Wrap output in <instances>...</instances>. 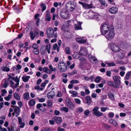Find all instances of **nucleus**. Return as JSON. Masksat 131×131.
<instances>
[{"mask_svg":"<svg viewBox=\"0 0 131 131\" xmlns=\"http://www.w3.org/2000/svg\"><path fill=\"white\" fill-rule=\"evenodd\" d=\"M109 24L107 23H103L101 26L100 29L101 34L104 35L110 30Z\"/></svg>","mask_w":131,"mask_h":131,"instance_id":"nucleus-1","label":"nucleus"},{"mask_svg":"<svg viewBox=\"0 0 131 131\" xmlns=\"http://www.w3.org/2000/svg\"><path fill=\"white\" fill-rule=\"evenodd\" d=\"M115 32L113 27H110V30L104 35L108 40H110L113 39L115 36Z\"/></svg>","mask_w":131,"mask_h":131,"instance_id":"nucleus-2","label":"nucleus"},{"mask_svg":"<svg viewBox=\"0 0 131 131\" xmlns=\"http://www.w3.org/2000/svg\"><path fill=\"white\" fill-rule=\"evenodd\" d=\"M58 67L60 72H64L67 70V66L66 64L64 62L61 61L58 64Z\"/></svg>","mask_w":131,"mask_h":131,"instance_id":"nucleus-3","label":"nucleus"},{"mask_svg":"<svg viewBox=\"0 0 131 131\" xmlns=\"http://www.w3.org/2000/svg\"><path fill=\"white\" fill-rule=\"evenodd\" d=\"M109 46L110 48L114 52H117L120 51L121 49L116 44L113 43H110Z\"/></svg>","mask_w":131,"mask_h":131,"instance_id":"nucleus-4","label":"nucleus"},{"mask_svg":"<svg viewBox=\"0 0 131 131\" xmlns=\"http://www.w3.org/2000/svg\"><path fill=\"white\" fill-rule=\"evenodd\" d=\"M57 28L56 27H54L53 29L51 27L48 28L47 30V35L48 37H52L54 35L55 31H57Z\"/></svg>","mask_w":131,"mask_h":131,"instance_id":"nucleus-5","label":"nucleus"},{"mask_svg":"<svg viewBox=\"0 0 131 131\" xmlns=\"http://www.w3.org/2000/svg\"><path fill=\"white\" fill-rule=\"evenodd\" d=\"M65 102L67 106L68 107L69 109L73 110L74 109L75 105L69 97L66 98L65 99Z\"/></svg>","mask_w":131,"mask_h":131,"instance_id":"nucleus-6","label":"nucleus"},{"mask_svg":"<svg viewBox=\"0 0 131 131\" xmlns=\"http://www.w3.org/2000/svg\"><path fill=\"white\" fill-rule=\"evenodd\" d=\"M99 109V108L98 107H94L93 110L92 114L97 117H99L103 115V113L98 111Z\"/></svg>","mask_w":131,"mask_h":131,"instance_id":"nucleus-7","label":"nucleus"},{"mask_svg":"<svg viewBox=\"0 0 131 131\" xmlns=\"http://www.w3.org/2000/svg\"><path fill=\"white\" fill-rule=\"evenodd\" d=\"M88 53L87 49L85 48L81 47L79 51V55L82 56H85Z\"/></svg>","mask_w":131,"mask_h":131,"instance_id":"nucleus-8","label":"nucleus"},{"mask_svg":"<svg viewBox=\"0 0 131 131\" xmlns=\"http://www.w3.org/2000/svg\"><path fill=\"white\" fill-rule=\"evenodd\" d=\"M79 3L81 4L85 9H89L92 7V4H88L86 3L80 2H79Z\"/></svg>","mask_w":131,"mask_h":131,"instance_id":"nucleus-9","label":"nucleus"},{"mask_svg":"<svg viewBox=\"0 0 131 131\" xmlns=\"http://www.w3.org/2000/svg\"><path fill=\"white\" fill-rule=\"evenodd\" d=\"M67 5L69 7L71 11H72L73 10L75 6V4L73 2H68Z\"/></svg>","mask_w":131,"mask_h":131,"instance_id":"nucleus-10","label":"nucleus"},{"mask_svg":"<svg viewBox=\"0 0 131 131\" xmlns=\"http://www.w3.org/2000/svg\"><path fill=\"white\" fill-rule=\"evenodd\" d=\"M56 94L53 91H51L47 94V98L49 99H51L53 98L55 96Z\"/></svg>","mask_w":131,"mask_h":131,"instance_id":"nucleus-11","label":"nucleus"},{"mask_svg":"<svg viewBox=\"0 0 131 131\" xmlns=\"http://www.w3.org/2000/svg\"><path fill=\"white\" fill-rule=\"evenodd\" d=\"M60 15L61 17L63 19H66L69 16V14L68 12H62L60 13Z\"/></svg>","mask_w":131,"mask_h":131,"instance_id":"nucleus-12","label":"nucleus"},{"mask_svg":"<svg viewBox=\"0 0 131 131\" xmlns=\"http://www.w3.org/2000/svg\"><path fill=\"white\" fill-rule=\"evenodd\" d=\"M52 119L54 120V121L58 124H60L62 122V119L60 117H54L52 118Z\"/></svg>","mask_w":131,"mask_h":131,"instance_id":"nucleus-13","label":"nucleus"},{"mask_svg":"<svg viewBox=\"0 0 131 131\" xmlns=\"http://www.w3.org/2000/svg\"><path fill=\"white\" fill-rule=\"evenodd\" d=\"M118 11L117 8L115 7H113L109 9V12L111 14H116Z\"/></svg>","mask_w":131,"mask_h":131,"instance_id":"nucleus-14","label":"nucleus"},{"mask_svg":"<svg viewBox=\"0 0 131 131\" xmlns=\"http://www.w3.org/2000/svg\"><path fill=\"white\" fill-rule=\"evenodd\" d=\"M36 107L41 112H44L46 111L45 108L42 106V105L41 104H38Z\"/></svg>","mask_w":131,"mask_h":131,"instance_id":"nucleus-15","label":"nucleus"},{"mask_svg":"<svg viewBox=\"0 0 131 131\" xmlns=\"http://www.w3.org/2000/svg\"><path fill=\"white\" fill-rule=\"evenodd\" d=\"M18 119L19 124L20 125L19 126L21 128H23L25 126V123L22 122V119L20 117H18Z\"/></svg>","mask_w":131,"mask_h":131,"instance_id":"nucleus-16","label":"nucleus"},{"mask_svg":"<svg viewBox=\"0 0 131 131\" xmlns=\"http://www.w3.org/2000/svg\"><path fill=\"white\" fill-rule=\"evenodd\" d=\"M82 24L80 22L77 21V24H75V28L76 30H78L79 29H81V25Z\"/></svg>","mask_w":131,"mask_h":131,"instance_id":"nucleus-17","label":"nucleus"},{"mask_svg":"<svg viewBox=\"0 0 131 131\" xmlns=\"http://www.w3.org/2000/svg\"><path fill=\"white\" fill-rule=\"evenodd\" d=\"M117 56L120 59H122L125 56V54L124 52L121 51L117 54Z\"/></svg>","mask_w":131,"mask_h":131,"instance_id":"nucleus-18","label":"nucleus"},{"mask_svg":"<svg viewBox=\"0 0 131 131\" xmlns=\"http://www.w3.org/2000/svg\"><path fill=\"white\" fill-rule=\"evenodd\" d=\"M11 106L14 108V113L17 114V115H18L19 114V112L20 111L19 108L17 106H14L12 105Z\"/></svg>","mask_w":131,"mask_h":131,"instance_id":"nucleus-19","label":"nucleus"},{"mask_svg":"<svg viewBox=\"0 0 131 131\" xmlns=\"http://www.w3.org/2000/svg\"><path fill=\"white\" fill-rule=\"evenodd\" d=\"M30 78V76L24 75L22 77V79L24 82H26L28 81L29 79Z\"/></svg>","mask_w":131,"mask_h":131,"instance_id":"nucleus-20","label":"nucleus"},{"mask_svg":"<svg viewBox=\"0 0 131 131\" xmlns=\"http://www.w3.org/2000/svg\"><path fill=\"white\" fill-rule=\"evenodd\" d=\"M109 122L110 124H112L115 127L117 126H118V125L116 121L114 119H110L109 121Z\"/></svg>","mask_w":131,"mask_h":131,"instance_id":"nucleus-21","label":"nucleus"},{"mask_svg":"<svg viewBox=\"0 0 131 131\" xmlns=\"http://www.w3.org/2000/svg\"><path fill=\"white\" fill-rule=\"evenodd\" d=\"M85 99L86 101V103L89 105H90L91 103V98L90 96H88L86 97Z\"/></svg>","mask_w":131,"mask_h":131,"instance_id":"nucleus-22","label":"nucleus"},{"mask_svg":"<svg viewBox=\"0 0 131 131\" xmlns=\"http://www.w3.org/2000/svg\"><path fill=\"white\" fill-rule=\"evenodd\" d=\"M42 71L48 74L50 73L51 72L50 70L47 67H44L43 68Z\"/></svg>","mask_w":131,"mask_h":131,"instance_id":"nucleus-23","label":"nucleus"},{"mask_svg":"<svg viewBox=\"0 0 131 131\" xmlns=\"http://www.w3.org/2000/svg\"><path fill=\"white\" fill-rule=\"evenodd\" d=\"M69 92L72 94L71 96L73 97H76L78 95V92L76 91H69Z\"/></svg>","mask_w":131,"mask_h":131,"instance_id":"nucleus-24","label":"nucleus"},{"mask_svg":"<svg viewBox=\"0 0 131 131\" xmlns=\"http://www.w3.org/2000/svg\"><path fill=\"white\" fill-rule=\"evenodd\" d=\"M76 41L80 43H84L86 42L85 40L82 39L81 38H76Z\"/></svg>","mask_w":131,"mask_h":131,"instance_id":"nucleus-25","label":"nucleus"},{"mask_svg":"<svg viewBox=\"0 0 131 131\" xmlns=\"http://www.w3.org/2000/svg\"><path fill=\"white\" fill-rule=\"evenodd\" d=\"M45 19L48 21H50L51 20V17L49 13H47L46 14Z\"/></svg>","mask_w":131,"mask_h":131,"instance_id":"nucleus-26","label":"nucleus"},{"mask_svg":"<svg viewBox=\"0 0 131 131\" xmlns=\"http://www.w3.org/2000/svg\"><path fill=\"white\" fill-rule=\"evenodd\" d=\"M24 98L28 100L29 99V94L28 92H26L23 94Z\"/></svg>","mask_w":131,"mask_h":131,"instance_id":"nucleus-27","label":"nucleus"},{"mask_svg":"<svg viewBox=\"0 0 131 131\" xmlns=\"http://www.w3.org/2000/svg\"><path fill=\"white\" fill-rule=\"evenodd\" d=\"M113 80L117 83L119 84L121 83V81L118 79V77L116 76L113 77Z\"/></svg>","mask_w":131,"mask_h":131,"instance_id":"nucleus-28","label":"nucleus"},{"mask_svg":"<svg viewBox=\"0 0 131 131\" xmlns=\"http://www.w3.org/2000/svg\"><path fill=\"white\" fill-rule=\"evenodd\" d=\"M65 51L66 53L67 54H70L71 53L70 48L69 47L65 48Z\"/></svg>","mask_w":131,"mask_h":131,"instance_id":"nucleus-29","label":"nucleus"},{"mask_svg":"<svg viewBox=\"0 0 131 131\" xmlns=\"http://www.w3.org/2000/svg\"><path fill=\"white\" fill-rule=\"evenodd\" d=\"M108 96L110 99L112 101H113L114 100V95L111 93H110L108 94Z\"/></svg>","mask_w":131,"mask_h":131,"instance_id":"nucleus-30","label":"nucleus"},{"mask_svg":"<svg viewBox=\"0 0 131 131\" xmlns=\"http://www.w3.org/2000/svg\"><path fill=\"white\" fill-rule=\"evenodd\" d=\"M14 81L16 82V83L15 84L16 86H14V88H17L18 86L19 82V80L17 77H16V78L15 79Z\"/></svg>","mask_w":131,"mask_h":131,"instance_id":"nucleus-31","label":"nucleus"},{"mask_svg":"<svg viewBox=\"0 0 131 131\" xmlns=\"http://www.w3.org/2000/svg\"><path fill=\"white\" fill-rule=\"evenodd\" d=\"M29 34L30 35V38L31 40H34L36 36L35 35L34 33L32 31H31Z\"/></svg>","mask_w":131,"mask_h":131,"instance_id":"nucleus-32","label":"nucleus"},{"mask_svg":"<svg viewBox=\"0 0 131 131\" xmlns=\"http://www.w3.org/2000/svg\"><path fill=\"white\" fill-rule=\"evenodd\" d=\"M36 102L35 101L33 100H30L29 101V104L30 106H32L34 105L35 104Z\"/></svg>","mask_w":131,"mask_h":131,"instance_id":"nucleus-33","label":"nucleus"},{"mask_svg":"<svg viewBox=\"0 0 131 131\" xmlns=\"http://www.w3.org/2000/svg\"><path fill=\"white\" fill-rule=\"evenodd\" d=\"M131 75V71L128 72L126 75L125 78L126 80L129 79L130 75Z\"/></svg>","mask_w":131,"mask_h":131,"instance_id":"nucleus-34","label":"nucleus"},{"mask_svg":"<svg viewBox=\"0 0 131 131\" xmlns=\"http://www.w3.org/2000/svg\"><path fill=\"white\" fill-rule=\"evenodd\" d=\"M46 48V50H47L48 53L49 54L50 52V46L49 44L47 45L45 47Z\"/></svg>","mask_w":131,"mask_h":131,"instance_id":"nucleus-35","label":"nucleus"},{"mask_svg":"<svg viewBox=\"0 0 131 131\" xmlns=\"http://www.w3.org/2000/svg\"><path fill=\"white\" fill-rule=\"evenodd\" d=\"M69 25H68V26H65V25H63L62 28L61 29L62 30V31H68V30L67 29V28H68V27L69 26Z\"/></svg>","mask_w":131,"mask_h":131,"instance_id":"nucleus-36","label":"nucleus"},{"mask_svg":"<svg viewBox=\"0 0 131 131\" xmlns=\"http://www.w3.org/2000/svg\"><path fill=\"white\" fill-rule=\"evenodd\" d=\"M49 68L50 69V70H51V71H57L56 68H53L51 64L49 65Z\"/></svg>","mask_w":131,"mask_h":131,"instance_id":"nucleus-37","label":"nucleus"},{"mask_svg":"<svg viewBox=\"0 0 131 131\" xmlns=\"http://www.w3.org/2000/svg\"><path fill=\"white\" fill-rule=\"evenodd\" d=\"M48 82L49 80H48L45 81L43 82L42 83L41 86L42 87L44 88L46 84L48 83Z\"/></svg>","mask_w":131,"mask_h":131,"instance_id":"nucleus-38","label":"nucleus"},{"mask_svg":"<svg viewBox=\"0 0 131 131\" xmlns=\"http://www.w3.org/2000/svg\"><path fill=\"white\" fill-rule=\"evenodd\" d=\"M40 50L42 53H46L47 52L45 47L43 46L41 48Z\"/></svg>","mask_w":131,"mask_h":131,"instance_id":"nucleus-39","label":"nucleus"},{"mask_svg":"<svg viewBox=\"0 0 131 131\" xmlns=\"http://www.w3.org/2000/svg\"><path fill=\"white\" fill-rule=\"evenodd\" d=\"M14 97L17 100H19L20 99V96L17 93H15L14 94Z\"/></svg>","mask_w":131,"mask_h":131,"instance_id":"nucleus-40","label":"nucleus"},{"mask_svg":"<svg viewBox=\"0 0 131 131\" xmlns=\"http://www.w3.org/2000/svg\"><path fill=\"white\" fill-rule=\"evenodd\" d=\"M103 125L104 128L106 129H108L111 127V126L108 125L107 124L105 123H103Z\"/></svg>","mask_w":131,"mask_h":131,"instance_id":"nucleus-41","label":"nucleus"},{"mask_svg":"<svg viewBox=\"0 0 131 131\" xmlns=\"http://www.w3.org/2000/svg\"><path fill=\"white\" fill-rule=\"evenodd\" d=\"M2 68V70L3 71L8 72L10 71V69L9 68L3 66Z\"/></svg>","mask_w":131,"mask_h":131,"instance_id":"nucleus-42","label":"nucleus"},{"mask_svg":"<svg viewBox=\"0 0 131 131\" xmlns=\"http://www.w3.org/2000/svg\"><path fill=\"white\" fill-rule=\"evenodd\" d=\"M77 110L76 111L77 112L79 113H80L83 111V110L82 107H81L77 108Z\"/></svg>","mask_w":131,"mask_h":131,"instance_id":"nucleus-43","label":"nucleus"},{"mask_svg":"<svg viewBox=\"0 0 131 131\" xmlns=\"http://www.w3.org/2000/svg\"><path fill=\"white\" fill-rule=\"evenodd\" d=\"M9 82L10 83V86L12 87L13 88V89H15L16 88H14V86H16V84H14V82L12 80H10L9 81Z\"/></svg>","mask_w":131,"mask_h":131,"instance_id":"nucleus-44","label":"nucleus"},{"mask_svg":"<svg viewBox=\"0 0 131 131\" xmlns=\"http://www.w3.org/2000/svg\"><path fill=\"white\" fill-rule=\"evenodd\" d=\"M12 97V95L11 94H9L7 96L5 97L4 99L6 100L9 101Z\"/></svg>","mask_w":131,"mask_h":131,"instance_id":"nucleus-45","label":"nucleus"},{"mask_svg":"<svg viewBox=\"0 0 131 131\" xmlns=\"http://www.w3.org/2000/svg\"><path fill=\"white\" fill-rule=\"evenodd\" d=\"M105 63L108 65V66H114L115 65V64L113 62H106Z\"/></svg>","mask_w":131,"mask_h":131,"instance_id":"nucleus-46","label":"nucleus"},{"mask_svg":"<svg viewBox=\"0 0 131 131\" xmlns=\"http://www.w3.org/2000/svg\"><path fill=\"white\" fill-rule=\"evenodd\" d=\"M101 80V78L100 77L98 76L96 77L95 79V81L97 83H99Z\"/></svg>","mask_w":131,"mask_h":131,"instance_id":"nucleus-47","label":"nucleus"},{"mask_svg":"<svg viewBox=\"0 0 131 131\" xmlns=\"http://www.w3.org/2000/svg\"><path fill=\"white\" fill-rule=\"evenodd\" d=\"M75 103L78 104H80L81 103V101L79 99L75 98L74 99Z\"/></svg>","mask_w":131,"mask_h":131,"instance_id":"nucleus-48","label":"nucleus"},{"mask_svg":"<svg viewBox=\"0 0 131 131\" xmlns=\"http://www.w3.org/2000/svg\"><path fill=\"white\" fill-rule=\"evenodd\" d=\"M70 83H71L73 84L74 83H79L80 82L79 81H78L77 80H71L70 82Z\"/></svg>","mask_w":131,"mask_h":131,"instance_id":"nucleus-49","label":"nucleus"},{"mask_svg":"<svg viewBox=\"0 0 131 131\" xmlns=\"http://www.w3.org/2000/svg\"><path fill=\"white\" fill-rule=\"evenodd\" d=\"M41 6L42 7V11L43 12L44 10H46V6L45 5V4L43 3H42L41 4Z\"/></svg>","mask_w":131,"mask_h":131,"instance_id":"nucleus-50","label":"nucleus"},{"mask_svg":"<svg viewBox=\"0 0 131 131\" xmlns=\"http://www.w3.org/2000/svg\"><path fill=\"white\" fill-rule=\"evenodd\" d=\"M108 116L109 117L112 118L114 116V114L113 112H110L108 114Z\"/></svg>","mask_w":131,"mask_h":131,"instance_id":"nucleus-51","label":"nucleus"},{"mask_svg":"<svg viewBox=\"0 0 131 131\" xmlns=\"http://www.w3.org/2000/svg\"><path fill=\"white\" fill-rule=\"evenodd\" d=\"M77 71L76 70H73L71 72H69L68 74L69 75H71L74 74H76L77 73Z\"/></svg>","mask_w":131,"mask_h":131,"instance_id":"nucleus-52","label":"nucleus"},{"mask_svg":"<svg viewBox=\"0 0 131 131\" xmlns=\"http://www.w3.org/2000/svg\"><path fill=\"white\" fill-rule=\"evenodd\" d=\"M9 85V83L8 82L6 81H4V83L3 86L4 88H6Z\"/></svg>","mask_w":131,"mask_h":131,"instance_id":"nucleus-53","label":"nucleus"},{"mask_svg":"<svg viewBox=\"0 0 131 131\" xmlns=\"http://www.w3.org/2000/svg\"><path fill=\"white\" fill-rule=\"evenodd\" d=\"M38 46L36 43H34L33 45L32 46V48L34 49H38Z\"/></svg>","mask_w":131,"mask_h":131,"instance_id":"nucleus-54","label":"nucleus"},{"mask_svg":"<svg viewBox=\"0 0 131 131\" xmlns=\"http://www.w3.org/2000/svg\"><path fill=\"white\" fill-rule=\"evenodd\" d=\"M62 110L66 112H68L69 110L68 108L67 107H64L61 108Z\"/></svg>","mask_w":131,"mask_h":131,"instance_id":"nucleus-55","label":"nucleus"},{"mask_svg":"<svg viewBox=\"0 0 131 131\" xmlns=\"http://www.w3.org/2000/svg\"><path fill=\"white\" fill-rule=\"evenodd\" d=\"M48 103V106L49 107H51L52 106V102L50 100H48L47 102Z\"/></svg>","mask_w":131,"mask_h":131,"instance_id":"nucleus-56","label":"nucleus"},{"mask_svg":"<svg viewBox=\"0 0 131 131\" xmlns=\"http://www.w3.org/2000/svg\"><path fill=\"white\" fill-rule=\"evenodd\" d=\"M34 53L36 55H38L39 53V50L38 49H34L33 50Z\"/></svg>","mask_w":131,"mask_h":131,"instance_id":"nucleus-57","label":"nucleus"},{"mask_svg":"<svg viewBox=\"0 0 131 131\" xmlns=\"http://www.w3.org/2000/svg\"><path fill=\"white\" fill-rule=\"evenodd\" d=\"M73 57L74 59H77L79 57L78 55V53L77 52H75L74 53V54H73Z\"/></svg>","mask_w":131,"mask_h":131,"instance_id":"nucleus-58","label":"nucleus"},{"mask_svg":"<svg viewBox=\"0 0 131 131\" xmlns=\"http://www.w3.org/2000/svg\"><path fill=\"white\" fill-rule=\"evenodd\" d=\"M113 83L114 82H112L111 81H108L107 82V84L108 85L112 86L114 84Z\"/></svg>","mask_w":131,"mask_h":131,"instance_id":"nucleus-59","label":"nucleus"},{"mask_svg":"<svg viewBox=\"0 0 131 131\" xmlns=\"http://www.w3.org/2000/svg\"><path fill=\"white\" fill-rule=\"evenodd\" d=\"M21 66L20 64H18L16 65V68H17L16 70H19L21 68Z\"/></svg>","mask_w":131,"mask_h":131,"instance_id":"nucleus-60","label":"nucleus"},{"mask_svg":"<svg viewBox=\"0 0 131 131\" xmlns=\"http://www.w3.org/2000/svg\"><path fill=\"white\" fill-rule=\"evenodd\" d=\"M107 107H102L101 108V111L103 112H105L107 109Z\"/></svg>","mask_w":131,"mask_h":131,"instance_id":"nucleus-61","label":"nucleus"},{"mask_svg":"<svg viewBox=\"0 0 131 131\" xmlns=\"http://www.w3.org/2000/svg\"><path fill=\"white\" fill-rule=\"evenodd\" d=\"M90 113V112L89 110H86L84 111V114L86 115H88Z\"/></svg>","mask_w":131,"mask_h":131,"instance_id":"nucleus-62","label":"nucleus"},{"mask_svg":"<svg viewBox=\"0 0 131 131\" xmlns=\"http://www.w3.org/2000/svg\"><path fill=\"white\" fill-rule=\"evenodd\" d=\"M48 77V74L46 73L44 74L42 76V78L44 79H46Z\"/></svg>","mask_w":131,"mask_h":131,"instance_id":"nucleus-63","label":"nucleus"},{"mask_svg":"<svg viewBox=\"0 0 131 131\" xmlns=\"http://www.w3.org/2000/svg\"><path fill=\"white\" fill-rule=\"evenodd\" d=\"M62 95L61 92L60 91H59L58 92V94L56 96L58 97H61L62 96Z\"/></svg>","mask_w":131,"mask_h":131,"instance_id":"nucleus-64","label":"nucleus"}]
</instances>
